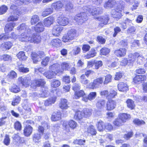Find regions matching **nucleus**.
Returning <instances> with one entry per match:
<instances>
[{"label": "nucleus", "instance_id": "1", "mask_svg": "<svg viewBox=\"0 0 147 147\" xmlns=\"http://www.w3.org/2000/svg\"><path fill=\"white\" fill-rule=\"evenodd\" d=\"M62 70L59 69V65L57 63H56L52 65L50 68L54 70H55L57 72H62L64 70H68L70 69V66L69 63L63 62L61 64Z\"/></svg>", "mask_w": 147, "mask_h": 147}, {"label": "nucleus", "instance_id": "2", "mask_svg": "<svg viewBox=\"0 0 147 147\" xmlns=\"http://www.w3.org/2000/svg\"><path fill=\"white\" fill-rule=\"evenodd\" d=\"M76 30L73 29L69 31L67 34L64 35L62 38L63 42H66L73 40L76 37Z\"/></svg>", "mask_w": 147, "mask_h": 147}, {"label": "nucleus", "instance_id": "3", "mask_svg": "<svg viewBox=\"0 0 147 147\" xmlns=\"http://www.w3.org/2000/svg\"><path fill=\"white\" fill-rule=\"evenodd\" d=\"M84 9L86 10H84V11L90 13L93 15H98L102 13V9L101 7H91L89 6L88 7H84Z\"/></svg>", "mask_w": 147, "mask_h": 147}, {"label": "nucleus", "instance_id": "4", "mask_svg": "<svg viewBox=\"0 0 147 147\" xmlns=\"http://www.w3.org/2000/svg\"><path fill=\"white\" fill-rule=\"evenodd\" d=\"M88 19L87 15L85 13H81L77 15L74 18V19L79 25L82 24Z\"/></svg>", "mask_w": 147, "mask_h": 147}, {"label": "nucleus", "instance_id": "5", "mask_svg": "<svg viewBox=\"0 0 147 147\" xmlns=\"http://www.w3.org/2000/svg\"><path fill=\"white\" fill-rule=\"evenodd\" d=\"M103 82V79L102 78H100L94 80L93 82L90 83L88 85V88L94 89L98 87L99 85L102 84Z\"/></svg>", "mask_w": 147, "mask_h": 147}, {"label": "nucleus", "instance_id": "6", "mask_svg": "<svg viewBox=\"0 0 147 147\" xmlns=\"http://www.w3.org/2000/svg\"><path fill=\"white\" fill-rule=\"evenodd\" d=\"M117 94V92L113 90H111L109 92L107 90H104L100 92L101 96H104L108 99L114 98Z\"/></svg>", "mask_w": 147, "mask_h": 147}, {"label": "nucleus", "instance_id": "7", "mask_svg": "<svg viewBox=\"0 0 147 147\" xmlns=\"http://www.w3.org/2000/svg\"><path fill=\"white\" fill-rule=\"evenodd\" d=\"M45 56V54L42 51H39L37 53L36 52H33L32 53L31 56L33 60L34 63H36L38 61H40L41 58Z\"/></svg>", "mask_w": 147, "mask_h": 147}, {"label": "nucleus", "instance_id": "8", "mask_svg": "<svg viewBox=\"0 0 147 147\" xmlns=\"http://www.w3.org/2000/svg\"><path fill=\"white\" fill-rule=\"evenodd\" d=\"M13 11V13H12L11 16L8 18L7 20L8 21H16L18 20L20 14L21 13H24L22 11H20L18 10H15Z\"/></svg>", "mask_w": 147, "mask_h": 147}, {"label": "nucleus", "instance_id": "9", "mask_svg": "<svg viewBox=\"0 0 147 147\" xmlns=\"http://www.w3.org/2000/svg\"><path fill=\"white\" fill-rule=\"evenodd\" d=\"M45 84V82L43 79H36L33 81L32 83L31 84V87L33 88L34 89H35L36 86H42Z\"/></svg>", "mask_w": 147, "mask_h": 147}, {"label": "nucleus", "instance_id": "10", "mask_svg": "<svg viewBox=\"0 0 147 147\" xmlns=\"http://www.w3.org/2000/svg\"><path fill=\"white\" fill-rule=\"evenodd\" d=\"M19 80L23 86L27 87L30 85L31 81L30 78L29 77H21L19 78Z\"/></svg>", "mask_w": 147, "mask_h": 147}, {"label": "nucleus", "instance_id": "11", "mask_svg": "<svg viewBox=\"0 0 147 147\" xmlns=\"http://www.w3.org/2000/svg\"><path fill=\"white\" fill-rule=\"evenodd\" d=\"M28 32H24V33H22L18 35V39L22 42H30V37L28 35Z\"/></svg>", "mask_w": 147, "mask_h": 147}, {"label": "nucleus", "instance_id": "12", "mask_svg": "<svg viewBox=\"0 0 147 147\" xmlns=\"http://www.w3.org/2000/svg\"><path fill=\"white\" fill-rule=\"evenodd\" d=\"M63 27L59 25H57L53 27L52 34L55 36H58L63 30Z\"/></svg>", "mask_w": 147, "mask_h": 147}, {"label": "nucleus", "instance_id": "13", "mask_svg": "<svg viewBox=\"0 0 147 147\" xmlns=\"http://www.w3.org/2000/svg\"><path fill=\"white\" fill-rule=\"evenodd\" d=\"M57 21L60 25L65 26L68 24L69 20L67 18L61 16L58 17Z\"/></svg>", "mask_w": 147, "mask_h": 147}, {"label": "nucleus", "instance_id": "14", "mask_svg": "<svg viewBox=\"0 0 147 147\" xmlns=\"http://www.w3.org/2000/svg\"><path fill=\"white\" fill-rule=\"evenodd\" d=\"M123 7L122 6L119 10H113L111 12L112 16L114 18H119L122 16L121 12L123 10Z\"/></svg>", "mask_w": 147, "mask_h": 147}, {"label": "nucleus", "instance_id": "15", "mask_svg": "<svg viewBox=\"0 0 147 147\" xmlns=\"http://www.w3.org/2000/svg\"><path fill=\"white\" fill-rule=\"evenodd\" d=\"M68 105L69 102L66 99L61 98L59 104V107L62 109H66L69 107Z\"/></svg>", "mask_w": 147, "mask_h": 147}, {"label": "nucleus", "instance_id": "16", "mask_svg": "<svg viewBox=\"0 0 147 147\" xmlns=\"http://www.w3.org/2000/svg\"><path fill=\"white\" fill-rule=\"evenodd\" d=\"M50 66L49 67V69H51V70H53V71H49L47 72H45L44 74V75L48 79H52L54 78L56 74L57 73L55 70H53L50 68V67H51Z\"/></svg>", "mask_w": 147, "mask_h": 147}, {"label": "nucleus", "instance_id": "17", "mask_svg": "<svg viewBox=\"0 0 147 147\" xmlns=\"http://www.w3.org/2000/svg\"><path fill=\"white\" fill-rule=\"evenodd\" d=\"M54 21L55 19L53 17L49 16L44 20V23L46 26L48 27L52 24Z\"/></svg>", "mask_w": 147, "mask_h": 147}, {"label": "nucleus", "instance_id": "18", "mask_svg": "<svg viewBox=\"0 0 147 147\" xmlns=\"http://www.w3.org/2000/svg\"><path fill=\"white\" fill-rule=\"evenodd\" d=\"M63 5L61 1H58L53 3L51 5V7L53 10L55 9L56 11L60 10L63 7Z\"/></svg>", "mask_w": 147, "mask_h": 147}, {"label": "nucleus", "instance_id": "19", "mask_svg": "<svg viewBox=\"0 0 147 147\" xmlns=\"http://www.w3.org/2000/svg\"><path fill=\"white\" fill-rule=\"evenodd\" d=\"M116 4L115 0H108L104 4V7L107 9H110L113 7Z\"/></svg>", "mask_w": 147, "mask_h": 147}, {"label": "nucleus", "instance_id": "20", "mask_svg": "<svg viewBox=\"0 0 147 147\" xmlns=\"http://www.w3.org/2000/svg\"><path fill=\"white\" fill-rule=\"evenodd\" d=\"M146 77L144 75H139L135 76L134 79V82L136 84H139L142 81L146 80Z\"/></svg>", "mask_w": 147, "mask_h": 147}, {"label": "nucleus", "instance_id": "21", "mask_svg": "<svg viewBox=\"0 0 147 147\" xmlns=\"http://www.w3.org/2000/svg\"><path fill=\"white\" fill-rule=\"evenodd\" d=\"M139 53L137 52L133 54H129L128 55V62L133 64L137 60V57L139 56Z\"/></svg>", "mask_w": 147, "mask_h": 147}, {"label": "nucleus", "instance_id": "22", "mask_svg": "<svg viewBox=\"0 0 147 147\" xmlns=\"http://www.w3.org/2000/svg\"><path fill=\"white\" fill-rule=\"evenodd\" d=\"M126 50L125 48H120L115 51V54L117 57H122L126 55Z\"/></svg>", "mask_w": 147, "mask_h": 147}, {"label": "nucleus", "instance_id": "23", "mask_svg": "<svg viewBox=\"0 0 147 147\" xmlns=\"http://www.w3.org/2000/svg\"><path fill=\"white\" fill-rule=\"evenodd\" d=\"M51 119L53 121H56L60 120L61 119L60 111H57L54 112L52 115Z\"/></svg>", "mask_w": 147, "mask_h": 147}, {"label": "nucleus", "instance_id": "24", "mask_svg": "<svg viewBox=\"0 0 147 147\" xmlns=\"http://www.w3.org/2000/svg\"><path fill=\"white\" fill-rule=\"evenodd\" d=\"M15 26V24L13 22L9 23L6 24L4 28L5 32L9 33L11 31Z\"/></svg>", "mask_w": 147, "mask_h": 147}, {"label": "nucleus", "instance_id": "25", "mask_svg": "<svg viewBox=\"0 0 147 147\" xmlns=\"http://www.w3.org/2000/svg\"><path fill=\"white\" fill-rule=\"evenodd\" d=\"M95 18L101 22V23L104 24H106L107 23L109 19L108 16L107 15L97 17Z\"/></svg>", "mask_w": 147, "mask_h": 147}, {"label": "nucleus", "instance_id": "26", "mask_svg": "<svg viewBox=\"0 0 147 147\" xmlns=\"http://www.w3.org/2000/svg\"><path fill=\"white\" fill-rule=\"evenodd\" d=\"M30 42H34L35 44H38L40 42L41 38L39 35L34 34L30 37Z\"/></svg>", "mask_w": 147, "mask_h": 147}, {"label": "nucleus", "instance_id": "27", "mask_svg": "<svg viewBox=\"0 0 147 147\" xmlns=\"http://www.w3.org/2000/svg\"><path fill=\"white\" fill-rule=\"evenodd\" d=\"M32 130V127L30 125H26L24 130V134L25 136H28L31 134Z\"/></svg>", "mask_w": 147, "mask_h": 147}, {"label": "nucleus", "instance_id": "28", "mask_svg": "<svg viewBox=\"0 0 147 147\" xmlns=\"http://www.w3.org/2000/svg\"><path fill=\"white\" fill-rule=\"evenodd\" d=\"M118 88L120 91L125 92L128 90L127 84L123 82L119 83L118 85Z\"/></svg>", "mask_w": 147, "mask_h": 147}, {"label": "nucleus", "instance_id": "29", "mask_svg": "<svg viewBox=\"0 0 147 147\" xmlns=\"http://www.w3.org/2000/svg\"><path fill=\"white\" fill-rule=\"evenodd\" d=\"M34 28L35 31L38 33L43 32L45 29L44 25L41 22H38Z\"/></svg>", "mask_w": 147, "mask_h": 147}, {"label": "nucleus", "instance_id": "30", "mask_svg": "<svg viewBox=\"0 0 147 147\" xmlns=\"http://www.w3.org/2000/svg\"><path fill=\"white\" fill-rule=\"evenodd\" d=\"M116 102L112 100H109L107 104V109L111 110L114 109L116 105Z\"/></svg>", "mask_w": 147, "mask_h": 147}, {"label": "nucleus", "instance_id": "31", "mask_svg": "<svg viewBox=\"0 0 147 147\" xmlns=\"http://www.w3.org/2000/svg\"><path fill=\"white\" fill-rule=\"evenodd\" d=\"M87 132L88 134L92 136L95 135L97 133L96 129L92 125H90L88 127Z\"/></svg>", "mask_w": 147, "mask_h": 147}, {"label": "nucleus", "instance_id": "32", "mask_svg": "<svg viewBox=\"0 0 147 147\" xmlns=\"http://www.w3.org/2000/svg\"><path fill=\"white\" fill-rule=\"evenodd\" d=\"M98 130L100 131H102L105 130V123L101 120L98 121L96 124Z\"/></svg>", "mask_w": 147, "mask_h": 147}, {"label": "nucleus", "instance_id": "33", "mask_svg": "<svg viewBox=\"0 0 147 147\" xmlns=\"http://www.w3.org/2000/svg\"><path fill=\"white\" fill-rule=\"evenodd\" d=\"M56 99L57 97L55 96H53L50 97L45 101V106H47L52 104L54 103L56 101Z\"/></svg>", "mask_w": 147, "mask_h": 147}, {"label": "nucleus", "instance_id": "34", "mask_svg": "<svg viewBox=\"0 0 147 147\" xmlns=\"http://www.w3.org/2000/svg\"><path fill=\"white\" fill-rule=\"evenodd\" d=\"M119 117L124 123L126 122L127 120L130 119L131 116L130 115L125 113H120Z\"/></svg>", "mask_w": 147, "mask_h": 147}, {"label": "nucleus", "instance_id": "35", "mask_svg": "<svg viewBox=\"0 0 147 147\" xmlns=\"http://www.w3.org/2000/svg\"><path fill=\"white\" fill-rule=\"evenodd\" d=\"M61 41L58 38L54 39L52 40L50 44L52 46L58 47L61 45Z\"/></svg>", "mask_w": 147, "mask_h": 147}, {"label": "nucleus", "instance_id": "36", "mask_svg": "<svg viewBox=\"0 0 147 147\" xmlns=\"http://www.w3.org/2000/svg\"><path fill=\"white\" fill-rule=\"evenodd\" d=\"M85 95V93L83 90L76 91L74 93V98L76 99H78L80 97H83Z\"/></svg>", "mask_w": 147, "mask_h": 147}, {"label": "nucleus", "instance_id": "37", "mask_svg": "<svg viewBox=\"0 0 147 147\" xmlns=\"http://www.w3.org/2000/svg\"><path fill=\"white\" fill-rule=\"evenodd\" d=\"M96 51L94 49H91L89 53L84 56V57L86 59H89L96 56Z\"/></svg>", "mask_w": 147, "mask_h": 147}, {"label": "nucleus", "instance_id": "38", "mask_svg": "<svg viewBox=\"0 0 147 147\" xmlns=\"http://www.w3.org/2000/svg\"><path fill=\"white\" fill-rule=\"evenodd\" d=\"M53 10L52 8H47L44 10L42 13V16L43 17H46L51 14L53 12Z\"/></svg>", "mask_w": 147, "mask_h": 147}, {"label": "nucleus", "instance_id": "39", "mask_svg": "<svg viewBox=\"0 0 147 147\" xmlns=\"http://www.w3.org/2000/svg\"><path fill=\"white\" fill-rule=\"evenodd\" d=\"M17 57L20 60L25 61L27 58V57L25 55V53L24 51H20L16 55Z\"/></svg>", "mask_w": 147, "mask_h": 147}, {"label": "nucleus", "instance_id": "40", "mask_svg": "<svg viewBox=\"0 0 147 147\" xmlns=\"http://www.w3.org/2000/svg\"><path fill=\"white\" fill-rule=\"evenodd\" d=\"M39 96L41 97H47L49 95V92L47 88L43 87L42 88L41 94H39Z\"/></svg>", "mask_w": 147, "mask_h": 147}, {"label": "nucleus", "instance_id": "41", "mask_svg": "<svg viewBox=\"0 0 147 147\" xmlns=\"http://www.w3.org/2000/svg\"><path fill=\"white\" fill-rule=\"evenodd\" d=\"M17 29L20 31L22 30H24L25 32H30V30L29 29L28 26H26L25 24L22 23L21 24L20 26L17 28Z\"/></svg>", "mask_w": 147, "mask_h": 147}, {"label": "nucleus", "instance_id": "42", "mask_svg": "<svg viewBox=\"0 0 147 147\" xmlns=\"http://www.w3.org/2000/svg\"><path fill=\"white\" fill-rule=\"evenodd\" d=\"M127 105L128 108L131 110L133 109L135 107L134 101L131 99H128L126 101Z\"/></svg>", "mask_w": 147, "mask_h": 147}, {"label": "nucleus", "instance_id": "43", "mask_svg": "<svg viewBox=\"0 0 147 147\" xmlns=\"http://www.w3.org/2000/svg\"><path fill=\"white\" fill-rule=\"evenodd\" d=\"M84 115L83 113L82 112L79 111H77L75 113L74 116V118L76 120H80L84 117Z\"/></svg>", "mask_w": 147, "mask_h": 147}, {"label": "nucleus", "instance_id": "44", "mask_svg": "<svg viewBox=\"0 0 147 147\" xmlns=\"http://www.w3.org/2000/svg\"><path fill=\"white\" fill-rule=\"evenodd\" d=\"M42 124L43 126L40 125L38 127V131L42 134H43L44 130V127H47L48 128V124L46 122H44L43 123H42Z\"/></svg>", "mask_w": 147, "mask_h": 147}, {"label": "nucleus", "instance_id": "45", "mask_svg": "<svg viewBox=\"0 0 147 147\" xmlns=\"http://www.w3.org/2000/svg\"><path fill=\"white\" fill-rule=\"evenodd\" d=\"M60 82L58 80L54 79L51 80V86L53 88L58 87L60 85Z\"/></svg>", "mask_w": 147, "mask_h": 147}, {"label": "nucleus", "instance_id": "46", "mask_svg": "<svg viewBox=\"0 0 147 147\" xmlns=\"http://www.w3.org/2000/svg\"><path fill=\"white\" fill-rule=\"evenodd\" d=\"M17 77L16 73L13 71H12L9 73L7 76V78L10 81L11 79L16 78Z\"/></svg>", "mask_w": 147, "mask_h": 147}, {"label": "nucleus", "instance_id": "47", "mask_svg": "<svg viewBox=\"0 0 147 147\" xmlns=\"http://www.w3.org/2000/svg\"><path fill=\"white\" fill-rule=\"evenodd\" d=\"M106 102L103 100L98 101L96 104V106L99 109H101L105 106Z\"/></svg>", "mask_w": 147, "mask_h": 147}, {"label": "nucleus", "instance_id": "48", "mask_svg": "<svg viewBox=\"0 0 147 147\" xmlns=\"http://www.w3.org/2000/svg\"><path fill=\"white\" fill-rule=\"evenodd\" d=\"M13 142L15 144L16 143H20L22 142L21 138L18 134H14L13 136Z\"/></svg>", "mask_w": 147, "mask_h": 147}, {"label": "nucleus", "instance_id": "49", "mask_svg": "<svg viewBox=\"0 0 147 147\" xmlns=\"http://www.w3.org/2000/svg\"><path fill=\"white\" fill-rule=\"evenodd\" d=\"M83 113L84 117H87L90 116L92 114V109H84L82 112Z\"/></svg>", "mask_w": 147, "mask_h": 147}, {"label": "nucleus", "instance_id": "50", "mask_svg": "<svg viewBox=\"0 0 147 147\" xmlns=\"http://www.w3.org/2000/svg\"><path fill=\"white\" fill-rule=\"evenodd\" d=\"M0 59L4 61H8L11 60L12 57L10 55L5 54L0 56Z\"/></svg>", "mask_w": 147, "mask_h": 147}, {"label": "nucleus", "instance_id": "51", "mask_svg": "<svg viewBox=\"0 0 147 147\" xmlns=\"http://www.w3.org/2000/svg\"><path fill=\"white\" fill-rule=\"evenodd\" d=\"M12 46V44L11 42H6L2 45L1 47L8 50L10 49Z\"/></svg>", "mask_w": 147, "mask_h": 147}, {"label": "nucleus", "instance_id": "52", "mask_svg": "<svg viewBox=\"0 0 147 147\" xmlns=\"http://www.w3.org/2000/svg\"><path fill=\"white\" fill-rule=\"evenodd\" d=\"M9 89L11 91L15 93H17L20 91L19 87L14 84L12 85Z\"/></svg>", "mask_w": 147, "mask_h": 147}, {"label": "nucleus", "instance_id": "53", "mask_svg": "<svg viewBox=\"0 0 147 147\" xmlns=\"http://www.w3.org/2000/svg\"><path fill=\"white\" fill-rule=\"evenodd\" d=\"M123 123L124 122L122 121L119 118V117L118 118L116 119L113 122V123L114 125L118 127L122 125Z\"/></svg>", "mask_w": 147, "mask_h": 147}, {"label": "nucleus", "instance_id": "54", "mask_svg": "<svg viewBox=\"0 0 147 147\" xmlns=\"http://www.w3.org/2000/svg\"><path fill=\"white\" fill-rule=\"evenodd\" d=\"M139 56L137 57V64L139 65L142 64L143 62L145 61V59L142 55L139 53Z\"/></svg>", "mask_w": 147, "mask_h": 147}, {"label": "nucleus", "instance_id": "55", "mask_svg": "<svg viewBox=\"0 0 147 147\" xmlns=\"http://www.w3.org/2000/svg\"><path fill=\"white\" fill-rule=\"evenodd\" d=\"M38 16L37 15H34L32 16L31 20V23L32 25L34 24L39 20Z\"/></svg>", "mask_w": 147, "mask_h": 147}, {"label": "nucleus", "instance_id": "56", "mask_svg": "<svg viewBox=\"0 0 147 147\" xmlns=\"http://www.w3.org/2000/svg\"><path fill=\"white\" fill-rule=\"evenodd\" d=\"M81 50L80 48L78 46L75 47L71 51L72 53L74 55H76L79 54Z\"/></svg>", "mask_w": 147, "mask_h": 147}, {"label": "nucleus", "instance_id": "57", "mask_svg": "<svg viewBox=\"0 0 147 147\" xmlns=\"http://www.w3.org/2000/svg\"><path fill=\"white\" fill-rule=\"evenodd\" d=\"M100 54L101 55H106L108 54L110 52V50L107 48H103L100 50Z\"/></svg>", "mask_w": 147, "mask_h": 147}, {"label": "nucleus", "instance_id": "58", "mask_svg": "<svg viewBox=\"0 0 147 147\" xmlns=\"http://www.w3.org/2000/svg\"><path fill=\"white\" fill-rule=\"evenodd\" d=\"M20 101V98L19 96H17L15 98H13L11 104L14 106L16 105L19 103Z\"/></svg>", "mask_w": 147, "mask_h": 147}, {"label": "nucleus", "instance_id": "59", "mask_svg": "<svg viewBox=\"0 0 147 147\" xmlns=\"http://www.w3.org/2000/svg\"><path fill=\"white\" fill-rule=\"evenodd\" d=\"M41 138L40 135L37 133L34 134L33 136V140L35 142H37Z\"/></svg>", "mask_w": 147, "mask_h": 147}, {"label": "nucleus", "instance_id": "60", "mask_svg": "<svg viewBox=\"0 0 147 147\" xmlns=\"http://www.w3.org/2000/svg\"><path fill=\"white\" fill-rule=\"evenodd\" d=\"M80 81L81 83L84 84H87L89 82V81L86 78V76L84 75H82L81 76Z\"/></svg>", "mask_w": 147, "mask_h": 147}, {"label": "nucleus", "instance_id": "61", "mask_svg": "<svg viewBox=\"0 0 147 147\" xmlns=\"http://www.w3.org/2000/svg\"><path fill=\"white\" fill-rule=\"evenodd\" d=\"M133 122L134 123L137 125H141L145 124V122L142 120H140L139 119H136L134 120Z\"/></svg>", "mask_w": 147, "mask_h": 147}, {"label": "nucleus", "instance_id": "62", "mask_svg": "<svg viewBox=\"0 0 147 147\" xmlns=\"http://www.w3.org/2000/svg\"><path fill=\"white\" fill-rule=\"evenodd\" d=\"M73 8V4L70 1H67L66 5L65 8L66 10L69 11L72 9Z\"/></svg>", "mask_w": 147, "mask_h": 147}, {"label": "nucleus", "instance_id": "63", "mask_svg": "<svg viewBox=\"0 0 147 147\" xmlns=\"http://www.w3.org/2000/svg\"><path fill=\"white\" fill-rule=\"evenodd\" d=\"M68 124L70 127L73 129H74L76 128L77 125L76 123L72 120H70Z\"/></svg>", "mask_w": 147, "mask_h": 147}, {"label": "nucleus", "instance_id": "64", "mask_svg": "<svg viewBox=\"0 0 147 147\" xmlns=\"http://www.w3.org/2000/svg\"><path fill=\"white\" fill-rule=\"evenodd\" d=\"M8 9L7 7L5 5H3L0 7V14L2 15L5 13Z\"/></svg>", "mask_w": 147, "mask_h": 147}]
</instances>
